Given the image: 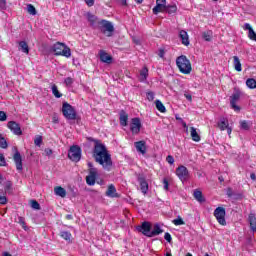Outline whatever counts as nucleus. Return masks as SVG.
Listing matches in <instances>:
<instances>
[{
	"instance_id": "obj_1",
	"label": "nucleus",
	"mask_w": 256,
	"mask_h": 256,
	"mask_svg": "<svg viewBox=\"0 0 256 256\" xmlns=\"http://www.w3.org/2000/svg\"><path fill=\"white\" fill-rule=\"evenodd\" d=\"M94 158L96 163L102 165L105 171H109L113 167V161L111 160V154L107 152L105 145L101 144L99 140H94Z\"/></svg>"
},
{
	"instance_id": "obj_2",
	"label": "nucleus",
	"mask_w": 256,
	"mask_h": 256,
	"mask_svg": "<svg viewBox=\"0 0 256 256\" xmlns=\"http://www.w3.org/2000/svg\"><path fill=\"white\" fill-rule=\"evenodd\" d=\"M176 65L183 75H189L191 71H193L191 61H189L185 55H181L176 59Z\"/></svg>"
},
{
	"instance_id": "obj_3",
	"label": "nucleus",
	"mask_w": 256,
	"mask_h": 256,
	"mask_svg": "<svg viewBox=\"0 0 256 256\" xmlns=\"http://www.w3.org/2000/svg\"><path fill=\"white\" fill-rule=\"evenodd\" d=\"M65 118L70 125H75V123L81 121V118L77 115V110L67 102L65 103Z\"/></svg>"
},
{
	"instance_id": "obj_4",
	"label": "nucleus",
	"mask_w": 256,
	"mask_h": 256,
	"mask_svg": "<svg viewBox=\"0 0 256 256\" xmlns=\"http://www.w3.org/2000/svg\"><path fill=\"white\" fill-rule=\"evenodd\" d=\"M98 29H100L101 33L106 35V37H112L113 32L115 31L113 23L107 20H100L98 22Z\"/></svg>"
},
{
	"instance_id": "obj_5",
	"label": "nucleus",
	"mask_w": 256,
	"mask_h": 256,
	"mask_svg": "<svg viewBox=\"0 0 256 256\" xmlns=\"http://www.w3.org/2000/svg\"><path fill=\"white\" fill-rule=\"evenodd\" d=\"M68 158L74 163L81 161V148L79 146H71L68 151Z\"/></svg>"
},
{
	"instance_id": "obj_6",
	"label": "nucleus",
	"mask_w": 256,
	"mask_h": 256,
	"mask_svg": "<svg viewBox=\"0 0 256 256\" xmlns=\"http://www.w3.org/2000/svg\"><path fill=\"white\" fill-rule=\"evenodd\" d=\"M239 99H241V90L235 88L232 97H230V105L231 108L236 111V113L241 111V107L237 106V101H239Z\"/></svg>"
},
{
	"instance_id": "obj_7",
	"label": "nucleus",
	"mask_w": 256,
	"mask_h": 256,
	"mask_svg": "<svg viewBox=\"0 0 256 256\" xmlns=\"http://www.w3.org/2000/svg\"><path fill=\"white\" fill-rule=\"evenodd\" d=\"M176 175L182 181V183H185V181H189L191 178V174L189 173V170L185 166H179L176 168Z\"/></svg>"
},
{
	"instance_id": "obj_8",
	"label": "nucleus",
	"mask_w": 256,
	"mask_h": 256,
	"mask_svg": "<svg viewBox=\"0 0 256 256\" xmlns=\"http://www.w3.org/2000/svg\"><path fill=\"white\" fill-rule=\"evenodd\" d=\"M89 175L86 177L87 185H95L97 179V168L93 167V163L88 162Z\"/></svg>"
},
{
	"instance_id": "obj_9",
	"label": "nucleus",
	"mask_w": 256,
	"mask_h": 256,
	"mask_svg": "<svg viewBox=\"0 0 256 256\" xmlns=\"http://www.w3.org/2000/svg\"><path fill=\"white\" fill-rule=\"evenodd\" d=\"M14 155H13V161L16 165V170L21 173L23 171V158L21 157V153L19 150H17V147L13 148Z\"/></svg>"
},
{
	"instance_id": "obj_10",
	"label": "nucleus",
	"mask_w": 256,
	"mask_h": 256,
	"mask_svg": "<svg viewBox=\"0 0 256 256\" xmlns=\"http://www.w3.org/2000/svg\"><path fill=\"white\" fill-rule=\"evenodd\" d=\"M225 208L223 207H217L214 210V217L218 221L219 225H227V221L225 220Z\"/></svg>"
},
{
	"instance_id": "obj_11",
	"label": "nucleus",
	"mask_w": 256,
	"mask_h": 256,
	"mask_svg": "<svg viewBox=\"0 0 256 256\" xmlns=\"http://www.w3.org/2000/svg\"><path fill=\"white\" fill-rule=\"evenodd\" d=\"M130 131L132 135H139V133L141 132V120L139 118L131 119Z\"/></svg>"
},
{
	"instance_id": "obj_12",
	"label": "nucleus",
	"mask_w": 256,
	"mask_h": 256,
	"mask_svg": "<svg viewBox=\"0 0 256 256\" xmlns=\"http://www.w3.org/2000/svg\"><path fill=\"white\" fill-rule=\"evenodd\" d=\"M8 129L12 131L14 135H23V131L21 130V125L15 121H9L7 124Z\"/></svg>"
},
{
	"instance_id": "obj_13",
	"label": "nucleus",
	"mask_w": 256,
	"mask_h": 256,
	"mask_svg": "<svg viewBox=\"0 0 256 256\" xmlns=\"http://www.w3.org/2000/svg\"><path fill=\"white\" fill-rule=\"evenodd\" d=\"M85 17L87 19V21L90 23V26L93 27L94 29H96L97 25H99V18H97V16L93 15L91 12H87L85 14Z\"/></svg>"
},
{
	"instance_id": "obj_14",
	"label": "nucleus",
	"mask_w": 256,
	"mask_h": 256,
	"mask_svg": "<svg viewBox=\"0 0 256 256\" xmlns=\"http://www.w3.org/2000/svg\"><path fill=\"white\" fill-rule=\"evenodd\" d=\"M138 231L143 233L146 237H151V224L149 222H143L142 225L138 227Z\"/></svg>"
},
{
	"instance_id": "obj_15",
	"label": "nucleus",
	"mask_w": 256,
	"mask_h": 256,
	"mask_svg": "<svg viewBox=\"0 0 256 256\" xmlns=\"http://www.w3.org/2000/svg\"><path fill=\"white\" fill-rule=\"evenodd\" d=\"M52 51L54 55H62L65 57V44L59 42L54 44Z\"/></svg>"
},
{
	"instance_id": "obj_16",
	"label": "nucleus",
	"mask_w": 256,
	"mask_h": 256,
	"mask_svg": "<svg viewBox=\"0 0 256 256\" xmlns=\"http://www.w3.org/2000/svg\"><path fill=\"white\" fill-rule=\"evenodd\" d=\"M242 28L244 29V31H248V39H250L251 41H255L256 43V33L255 30H253V27H251V24L245 23Z\"/></svg>"
},
{
	"instance_id": "obj_17",
	"label": "nucleus",
	"mask_w": 256,
	"mask_h": 256,
	"mask_svg": "<svg viewBox=\"0 0 256 256\" xmlns=\"http://www.w3.org/2000/svg\"><path fill=\"white\" fill-rule=\"evenodd\" d=\"M134 147L138 153H141V155H145V153H147V144L143 140L135 142Z\"/></svg>"
},
{
	"instance_id": "obj_18",
	"label": "nucleus",
	"mask_w": 256,
	"mask_h": 256,
	"mask_svg": "<svg viewBox=\"0 0 256 256\" xmlns=\"http://www.w3.org/2000/svg\"><path fill=\"white\" fill-rule=\"evenodd\" d=\"M138 182L140 183L141 192L144 195H147V191H149V183H147V180H145V177L138 176Z\"/></svg>"
},
{
	"instance_id": "obj_19",
	"label": "nucleus",
	"mask_w": 256,
	"mask_h": 256,
	"mask_svg": "<svg viewBox=\"0 0 256 256\" xmlns=\"http://www.w3.org/2000/svg\"><path fill=\"white\" fill-rule=\"evenodd\" d=\"M99 55L100 61H102V63H107L109 65L113 62V57L105 52V50H100Z\"/></svg>"
},
{
	"instance_id": "obj_20",
	"label": "nucleus",
	"mask_w": 256,
	"mask_h": 256,
	"mask_svg": "<svg viewBox=\"0 0 256 256\" xmlns=\"http://www.w3.org/2000/svg\"><path fill=\"white\" fill-rule=\"evenodd\" d=\"M179 37L182 41V45H185L186 47L189 46V34H187V31L181 30Z\"/></svg>"
},
{
	"instance_id": "obj_21",
	"label": "nucleus",
	"mask_w": 256,
	"mask_h": 256,
	"mask_svg": "<svg viewBox=\"0 0 256 256\" xmlns=\"http://www.w3.org/2000/svg\"><path fill=\"white\" fill-rule=\"evenodd\" d=\"M248 221L250 223V229L253 233H256V216L255 214L251 213L248 216Z\"/></svg>"
},
{
	"instance_id": "obj_22",
	"label": "nucleus",
	"mask_w": 256,
	"mask_h": 256,
	"mask_svg": "<svg viewBox=\"0 0 256 256\" xmlns=\"http://www.w3.org/2000/svg\"><path fill=\"white\" fill-rule=\"evenodd\" d=\"M190 135L192 137V141H195L196 143H199V141H201V136H199L195 127L190 128Z\"/></svg>"
},
{
	"instance_id": "obj_23",
	"label": "nucleus",
	"mask_w": 256,
	"mask_h": 256,
	"mask_svg": "<svg viewBox=\"0 0 256 256\" xmlns=\"http://www.w3.org/2000/svg\"><path fill=\"white\" fill-rule=\"evenodd\" d=\"M106 195H107V197H119V195L117 194V189L115 188L114 185H110L108 187Z\"/></svg>"
},
{
	"instance_id": "obj_24",
	"label": "nucleus",
	"mask_w": 256,
	"mask_h": 256,
	"mask_svg": "<svg viewBox=\"0 0 256 256\" xmlns=\"http://www.w3.org/2000/svg\"><path fill=\"white\" fill-rule=\"evenodd\" d=\"M147 77H149V70L147 69V67H144L140 71L139 81L141 82L147 81Z\"/></svg>"
},
{
	"instance_id": "obj_25",
	"label": "nucleus",
	"mask_w": 256,
	"mask_h": 256,
	"mask_svg": "<svg viewBox=\"0 0 256 256\" xmlns=\"http://www.w3.org/2000/svg\"><path fill=\"white\" fill-rule=\"evenodd\" d=\"M218 127H219L220 131H225V129H227L229 127V120H227L226 118H222L218 122Z\"/></svg>"
},
{
	"instance_id": "obj_26",
	"label": "nucleus",
	"mask_w": 256,
	"mask_h": 256,
	"mask_svg": "<svg viewBox=\"0 0 256 256\" xmlns=\"http://www.w3.org/2000/svg\"><path fill=\"white\" fill-rule=\"evenodd\" d=\"M163 233V229L159 224H155L153 230L151 231L150 237H156V235H161Z\"/></svg>"
},
{
	"instance_id": "obj_27",
	"label": "nucleus",
	"mask_w": 256,
	"mask_h": 256,
	"mask_svg": "<svg viewBox=\"0 0 256 256\" xmlns=\"http://www.w3.org/2000/svg\"><path fill=\"white\" fill-rule=\"evenodd\" d=\"M194 198L198 203H205V197H203V192H201V190L194 191Z\"/></svg>"
},
{
	"instance_id": "obj_28",
	"label": "nucleus",
	"mask_w": 256,
	"mask_h": 256,
	"mask_svg": "<svg viewBox=\"0 0 256 256\" xmlns=\"http://www.w3.org/2000/svg\"><path fill=\"white\" fill-rule=\"evenodd\" d=\"M19 49L22 51V53H25L26 55H29V45L25 41L19 42Z\"/></svg>"
},
{
	"instance_id": "obj_29",
	"label": "nucleus",
	"mask_w": 256,
	"mask_h": 256,
	"mask_svg": "<svg viewBox=\"0 0 256 256\" xmlns=\"http://www.w3.org/2000/svg\"><path fill=\"white\" fill-rule=\"evenodd\" d=\"M165 9H167V7L162 6L161 4H156V6L152 9V12L154 15H159V13H164Z\"/></svg>"
},
{
	"instance_id": "obj_30",
	"label": "nucleus",
	"mask_w": 256,
	"mask_h": 256,
	"mask_svg": "<svg viewBox=\"0 0 256 256\" xmlns=\"http://www.w3.org/2000/svg\"><path fill=\"white\" fill-rule=\"evenodd\" d=\"M165 13H168V15H174V13H177V5H168L166 6Z\"/></svg>"
},
{
	"instance_id": "obj_31",
	"label": "nucleus",
	"mask_w": 256,
	"mask_h": 256,
	"mask_svg": "<svg viewBox=\"0 0 256 256\" xmlns=\"http://www.w3.org/2000/svg\"><path fill=\"white\" fill-rule=\"evenodd\" d=\"M127 121H129V116L125 112H122L120 114V125L127 127Z\"/></svg>"
},
{
	"instance_id": "obj_32",
	"label": "nucleus",
	"mask_w": 256,
	"mask_h": 256,
	"mask_svg": "<svg viewBox=\"0 0 256 256\" xmlns=\"http://www.w3.org/2000/svg\"><path fill=\"white\" fill-rule=\"evenodd\" d=\"M54 193L58 197H65V188H63L61 186H57L54 188Z\"/></svg>"
},
{
	"instance_id": "obj_33",
	"label": "nucleus",
	"mask_w": 256,
	"mask_h": 256,
	"mask_svg": "<svg viewBox=\"0 0 256 256\" xmlns=\"http://www.w3.org/2000/svg\"><path fill=\"white\" fill-rule=\"evenodd\" d=\"M156 109L160 111V113H165L167 109L165 108V105H163V102L161 100L155 101Z\"/></svg>"
},
{
	"instance_id": "obj_34",
	"label": "nucleus",
	"mask_w": 256,
	"mask_h": 256,
	"mask_svg": "<svg viewBox=\"0 0 256 256\" xmlns=\"http://www.w3.org/2000/svg\"><path fill=\"white\" fill-rule=\"evenodd\" d=\"M233 59H234L235 71L241 72L242 68H241V61L239 60V57L238 56H234Z\"/></svg>"
},
{
	"instance_id": "obj_35",
	"label": "nucleus",
	"mask_w": 256,
	"mask_h": 256,
	"mask_svg": "<svg viewBox=\"0 0 256 256\" xmlns=\"http://www.w3.org/2000/svg\"><path fill=\"white\" fill-rule=\"evenodd\" d=\"M246 86L248 89H256V80L254 78H248L246 80Z\"/></svg>"
},
{
	"instance_id": "obj_36",
	"label": "nucleus",
	"mask_w": 256,
	"mask_h": 256,
	"mask_svg": "<svg viewBox=\"0 0 256 256\" xmlns=\"http://www.w3.org/2000/svg\"><path fill=\"white\" fill-rule=\"evenodd\" d=\"M7 196H5V192L3 189H0V205H7L8 203Z\"/></svg>"
},
{
	"instance_id": "obj_37",
	"label": "nucleus",
	"mask_w": 256,
	"mask_h": 256,
	"mask_svg": "<svg viewBox=\"0 0 256 256\" xmlns=\"http://www.w3.org/2000/svg\"><path fill=\"white\" fill-rule=\"evenodd\" d=\"M52 93L56 99H61L63 97V94L59 92V89L57 88V85L53 84L52 85Z\"/></svg>"
},
{
	"instance_id": "obj_38",
	"label": "nucleus",
	"mask_w": 256,
	"mask_h": 256,
	"mask_svg": "<svg viewBox=\"0 0 256 256\" xmlns=\"http://www.w3.org/2000/svg\"><path fill=\"white\" fill-rule=\"evenodd\" d=\"M26 9L29 15H37V9H35V6H33V4H28Z\"/></svg>"
},
{
	"instance_id": "obj_39",
	"label": "nucleus",
	"mask_w": 256,
	"mask_h": 256,
	"mask_svg": "<svg viewBox=\"0 0 256 256\" xmlns=\"http://www.w3.org/2000/svg\"><path fill=\"white\" fill-rule=\"evenodd\" d=\"M202 37L205 41H211V39L213 37V32H211V31L203 32Z\"/></svg>"
},
{
	"instance_id": "obj_40",
	"label": "nucleus",
	"mask_w": 256,
	"mask_h": 256,
	"mask_svg": "<svg viewBox=\"0 0 256 256\" xmlns=\"http://www.w3.org/2000/svg\"><path fill=\"white\" fill-rule=\"evenodd\" d=\"M172 223H174L176 226L185 225V221H183V218H181V216H178L176 219H174Z\"/></svg>"
},
{
	"instance_id": "obj_41",
	"label": "nucleus",
	"mask_w": 256,
	"mask_h": 256,
	"mask_svg": "<svg viewBox=\"0 0 256 256\" xmlns=\"http://www.w3.org/2000/svg\"><path fill=\"white\" fill-rule=\"evenodd\" d=\"M0 147L1 149H7V147H9V144H7V140H5L4 137L0 138Z\"/></svg>"
},
{
	"instance_id": "obj_42",
	"label": "nucleus",
	"mask_w": 256,
	"mask_h": 256,
	"mask_svg": "<svg viewBox=\"0 0 256 256\" xmlns=\"http://www.w3.org/2000/svg\"><path fill=\"white\" fill-rule=\"evenodd\" d=\"M146 98L149 100V101H154L155 99V93L153 91H148L146 92Z\"/></svg>"
},
{
	"instance_id": "obj_43",
	"label": "nucleus",
	"mask_w": 256,
	"mask_h": 256,
	"mask_svg": "<svg viewBox=\"0 0 256 256\" xmlns=\"http://www.w3.org/2000/svg\"><path fill=\"white\" fill-rule=\"evenodd\" d=\"M41 143H43V138L41 136L36 137L34 140V145H36V147H41Z\"/></svg>"
},
{
	"instance_id": "obj_44",
	"label": "nucleus",
	"mask_w": 256,
	"mask_h": 256,
	"mask_svg": "<svg viewBox=\"0 0 256 256\" xmlns=\"http://www.w3.org/2000/svg\"><path fill=\"white\" fill-rule=\"evenodd\" d=\"M7 9V0H0V11Z\"/></svg>"
},
{
	"instance_id": "obj_45",
	"label": "nucleus",
	"mask_w": 256,
	"mask_h": 256,
	"mask_svg": "<svg viewBox=\"0 0 256 256\" xmlns=\"http://www.w3.org/2000/svg\"><path fill=\"white\" fill-rule=\"evenodd\" d=\"M31 207L32 209H41V206L39 205V202H37V200L31 201Z\"/></svg>"
},
{
	"instance_id": "obj_46",
	"label": "nucleus",
	"mask_w": 256,
	"mask_h": 256,
	"mask_svg": "<svg viewBox=\"0 0 256 256\" xmlns=\"http://www.w3.org/2000/svg\"><path fill=\"white\" fill-rule=\"evenodd\" d=\"M12 187H13V184L11 182H9V181L6 182L5 187H4L5 192L9 193V191H11Z\"/></svg>"
},
{
	"instance_id": "obj_47",
	"label": "nucleus",
	"mask_w": 256,
	"mask_h": 256,
	"mask_svg": "<svg viewBox=\"0 0 256 256\" xmlns=\"http://www.w3.org/2000/svg\"><path fill=\"white\" fill-rule=\"evenodd\" d=\"M7 165V162L5 161V156L0 153V167H5Z\"/></svg>"
},
{
	"instance_id": "obj_48",
	"label": "nucleus",
	"mask_w": 256,
	"mask_h": 256,
	"mask_svg": "<svg viewBox=\"0 0 256 256\" xmlns=\"http://www.w3.org/2000/svg\"><path fill=\"white\" fill-rule=\"evenodd\" d=\"M240 125H241V128L244 129L245 131L249 129V123L247 121H242Z\"/></svg>"
},
{
	"instance_id": "obj_49",
	"label": "nucleus",
	"mask_w": 256,
	"mask_h": 256,
	"mask_svg": "<svg viewBox=\"0 0 256 256\" xmlns=\"http://www.w3.org/2000/svg\"><path fill=\"white\" fill-rule=\"evenodd\" d=\"M163 185H164V190L169 191V180H167V178L163 179Z\"/></svg>"
},
{
	"instance_id": "obj_50",
	"label": "nucleus",
	"mask_w": 256,
	"mask_h": 256,
	"mask_svg": "<svg viewBox=\"0 0 256 256\" xmlns=\"http://www.w3.org/2000/svg\"><path fill=\"white\" fill-rule=\"evenodd\" d=\"M166 161L170 165H173V163H175V158H173V156L169 155V156L166 157Z\"/></svg>"
},
{
	"instance_id": "obj_51",
	"label": "nucleus",
	"mask_w": 256,
	"mask_h": 256,
	"mask_svg": "<svg viewBox=\"0 0 256 256\" xmlns=\"http://www.w3.org/2000/svg\"><path fill=\"white\" fill-rule=\"evenodd\" d=\"M164 239L168 242V243H171L172 241V238H171V234L169 232H166L164 234Z\"/></svg>"
},
{
	"instance_id": "obj_52",
	"label": "nucleus",
	"mask_w": 256,
	"mask_h": 256,
	"mask_svg": "<svg viewBox=\"0 0 256 256\" xmlns=\"http://www.w3.org/2000/svg\"><path fill=\"white\" fill-rule=\"evenodd\" d=\"M65 57L69 58L71 57V48L65 46Z\"/></svg>"
},
{
	"instance_id": "obj_53",
	"label": "nucleus",
	"mask_w": 256,
	"mask_h": 256,
	"mask_svg": "<svg viewBox=\"0 0 256 256\" xmlns=\"http://www.w3.org/2000/svg\"><path fill=\"white\" fill-rule=\"evenodd\" d=\"M0 121H7V114L3 111H0Z\"/></svg>"
},
{
	"instance_id": "obj_54",
	"label": "nucleus",
	"mask_w": 256,
	"mask_h": 256,
	"mask_svg": "<svg viewBox=\"0 0 256 256\" xmlns=\"http://www.w3.org/2000/svg\"><path fill=\"white\" fill-rule=\"evenodd\" d=\"M156 4L162 5V7H167V0H156Z\"/></svg>"
},
{
	"instance_id": "obj_55",
	"label": "nucleus",
	"mask_w": 256,
	"mask_h": 256,
	"mask_svg": "<svg viewBox=\"0 0 256 256\" xmlns=\"http://www.w3.org/2000/svg\"><path fill=\"white\" fill-rule=\"evenodd\" d=\"M71 233L65 232V241H68V243H71Z\"/></svg>"
},
{
	"instance_id": "obj_56",
	"label": "nucleus",
	"mask_w": 256,
	"mask_h": 256,
	"mask_svg": "<svg viewBox=\"0 0 256 256\" xmlns=\"http://www.w3.org/2000/svg\"><path fill=\"white\" fill-rule=\"evenodd\" d=\"M86 5H88V7H93V5H95V0H84Z\"/></svg>"
},
{
	"instance_id": "obj_57",
	"label": "nucleus",
	"mask_w": 256,
	"mask_h": 256,
	"mask_svg": "<svg viewBox=\"0 0 256 256\" xmlns=\"http://www.w3.org/2000/svg\"><path fill=\"white\" fill-rule=\"evenodd\" d=\"M52 123H59V115L53 114Z\"/></svg>"
},
{
	"instance_id": "obj_58",
	"label": "nucleus",
	"mask_w": 256,
	"mask_h": 256,
	"mask_svg": "<svg viewBox=\"0 0 256 256\" xmlns=\"http://www.w3.org/2000/svg\"><path fill=\"white\" fill-rule=\"evenodd\" d=\"M65 84L68 85V86L73 85V78H70V77L67 78L66 81H65Z\"/></svg>"
},
{
	"instance_id": "obj_59",
	"label": "nucleus",
	"mask_w": 256,
	"mask_h": 256,
	"mask_svg": "<svg viewBox=\"0 0 256 256\" xmlns=\"http://www.w3.org/2000/svg\"><path fill=\"white\" fill-rule=\"evenodd\" d=\"M45 154L49 157L50 155H53V150H51V149H49V148H47V149H45Z\"/></svg>"
},
{
	"instance_id": "obj_60",
	"label": "nucleus",
	"mask_w": 256,
	"mask_h": 256,
	"mask_svg": "<svg viewBox=\"0 0 256 256\" xmlns=\"http://www.w3.org/2000/svg\"><path fill=\"white\" fill-rule=\"evenodd\" d=\"M61 111H62V115H65V102L62 103Z\"/></svg>"
},
{
	"instance_id": "obj_61",
	"label": "nucleus",
	"mask_w": 256,
	"mask_h": 256,
	"mask_svg": "<svg viewBox=\"0 0 256 256\" xmlns=\"http://www.w3.org/2000/svg\"><path fill=\"white\" fill-rule=\"evenodd\" d=\"M250 178L252 179V181H255V180H256V175H255V173H251V174H250Z\"/></svg>"
},
{
	"instance_id": "obj_62",
	"label": "nucleus",
	"mask_w": 256,
	"mask_h": 256,
	"mask_svg": "<svg viewBox=\"0 0 256 256\" xmlns=\"http://www.w3.org/2000/svg\"><path fill=\"white\" fill-rule=\"evenodd\" d=\"M226 130H227L228 135H231V133H232L231 127L228 126V127L226 128Z\"/></svg>"
},
{
	"instance_id": "obj_63",
	"label": "nucleus",
	"mask_w": 256,
	"mask_h": 256,
	"mask_svg": "<svg viewBox=\"0 0 256 256\" xmlns=\"http://www.w3.org/2000/svg\"><path fill=\"white\" fill-rule=\"evenodd\" d=\"M185 97H186V99H187L188 101H191V99H192V97H191L190 94H185Z\"/></svg>"
},
{
	"instance_id": "obj_64",
	"label": "nucleus",
	"mask_w": 256,
	"mask_h": 256,
	"mask_svg": "<svg viewBox=\"0 0 256 256\" xmlns=\"http://www.w3.org/2000/svg\"><path fill=\"white\" fill-rule=\"evenodd\" d=\"M3 256H12L11 254H9V252H4Z\"/></svg>"
}]
</instances>
